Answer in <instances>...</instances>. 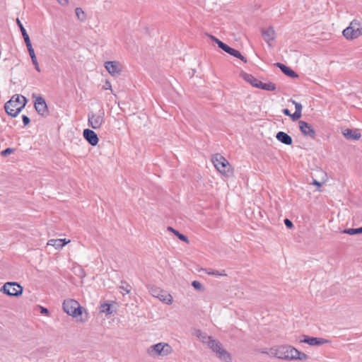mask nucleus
I'll list each match as a JSON object with an SVG mask.
<instances>
[{"instance_id":"nucleus-9","label":"nucleus","mask_w":362,"mask_h":362,"mask_svg":"<svg viewBox=\"0 0 362 362\" xmlns=\"http://www.w3.org/2000/svg\"><path fill=\"white\" fill-rule=\"evenodd\" d=\"M149 293L155 298H158L162 302L170 305L173 303V298L170 294L161 290L160 288L151 286L148 288Z\"/></svg>"},{"instance_id":"nucleus-22","label":"nucleus","mask_w":362,"mask_h":362,"mask_svg":"<svg viewBox=\"0 0 362 362\" xmlns=\"http://www.w3.org/2000/svg\"><path fill=\"white\" fill-rule=\"evenodd\" d=\"M291 101L294 104L296 108L294 113L292 114V120L297 121L301 117L303 107L300 103L293 100H291Z\"/></svg>"},{"instance_id":"nucleus-41","label":"nucleus","mask_w":362,"mask_h":362,"mask_svg":"<svg viewBox=\"0 0 362 362\" xmlns=\"http://www.w3.org/2000/svg\"><path fill=\"white\" fill-rule=\"evenodd\" d=\"M30 122V118L28 116L24 115V127L28 125Z\"/></svg>"},{"instance_id":"nucleus-39","label":"nucleus","mask_w":362,"mask_h":362,"mask_svg":"<svg viewBox=\"0 0 362 362\" xmlns=\"http://www.w3.org/2000/svg\"><path fill=\"white\" fill-rule=\"evenodd\" d=\"M282 112L286 115V116H289L291 119H292V114L291 113L290 110L288 109H283L282 110Z\"/></svg>"},{"instance_id":"nucleus-28","label":"nucleus","mask_w":362,"mask_h":362,"mask_svg":"<svg viewBox=\"0 0 362 362\" xmlns=\"http://www.w3.org/2000/svg\"><path fill=\"white\" fill-rule=\"evenodd\" d=\"M228 54H229L230 55L233 56L238 59H240L241 61H243L245 63L247 62V59L244 56H243L238 50H237L235 49L230 47Z\"/></svg>"},{"instance_id":"nucleus-3","label":"nucleus","mask_w":362,"mask_h":362,"mask_svg":"<svg viewBox=\"0 0 362 362\" xmlns=\"http://www.w3.org/2000/svg\"><path fill=\"white\" fill-rule=\"evenodd\" d=\"M343 35L347 40L356 39L362 35V22L354 19L343 30Z\"/></svg>"},{"instance_id":"nucleus-8","label":"nucleus","mask_w":362,"mask_h":362,"mask_svg":"<svg viewBox=\"0 0 362 362\" xmlns=\"http://www.w3.org/2000/svg\"><path fill=\"white\" fill-rule=\"evenodd\" d=\"M105 112L100 110L98 112H90L88 114V125L93 129H99L103 124L105 119Z\"/></svg>"},{"instance_id":"nucleus-40","label":"nucleus","mask_w":362,"mask_h":362,"mask_svg":"<svg viewBox=\"0 0 362 362\" xmlns=\"http://www.w3.org/2000/svg\"><path fill=\"white\" fill-rule=\"evenodd\" d=\"M57 2L63 6H67L68 4H69V0H57Z\"/></svg>"},{"instance_id":"nucleus-19","label":"nucleus","mask_w":362,"mask_h":362,"mask_svg":"<svg viewBox=\"0 0 362 362\" xmlns=\"http://www.w3.org/2000/svg\"><path fill=\"white\" fill-rule=\"evenodd\" d=\"M343 135L348 139L358 140L361 137V134L358 129L352 130L346 129L343 132Z\"/></svg>"},{"instance_id":"nucleus-17","label":"nucleus","mask_w":362,"mask_h":362,"mask_svg":"<svg viewBox=\"0 0 362 362\" xmlns=\"http://www.w3.org/2000/svg\"><path fill=\"white\" fill-rule=\"evenodd\" d=\"M275 31L272 27L262 29V36L264 40L270 45L269 42L274 40Z\"/></svg>"},{"instance_id":"nucleus-31","label":"nucleus","mask_w":362,"mask_h":362,"mask_svg":"<svg viewBox=\"0 0 362 362\" xmlns=\"http://www.w3.org/2000/svg\"><path fill=\"white\" fill-rule=\"evenodd\" d=\"M76 15L78 19L81 21H84L86 19V15L81 8H76L75 9Z\"/></svg>"},{"instance_id":"nucleus-44","label":"nucleus","mask_w":362,"mask_h":362,"mask_svg":"<svg viewBox=\"0 0 362 362\" xmlns=\"http://www.w3.org/2000/svg\"><path fill=\"white\" fill-rule=\"evenodd\" d=\"M16 22H17V23H18V26H19L20 25H21V23H22L21 22V21H20V19H19L18 18H16Z\"/></svg>"},{"instance_id":"nucleus-13","label":"nucleus","mask_w":362,"mask_h":362,"mask_svg":"<svg viewBox=\"0 0 362 362\" xmlns=\"http://www.w3.org/2000/svg\"><path fill=\"white\" fill-rule=\"evenodd\" d=\"M303 339L300 340V341L310 346H321L329 343V340L324 338L308 337L307 335H303Z\"/></svg>"},{"instance_id":"nucleus-38","label":"nucleus","mask_w":362,"mask_h":362,"mask_svg":"<svg viewBox=\"0 0 362 362\" xmlns=\"http://www.w3.org/2000/svg\"><path fill=\"white\" fill-rule=\"evenodd\" d=\"M39 308L40 313L42 315H48L49 313V310L45 307L39 306Z\"/></svg>"},{"instance_id":"nucleus-11","label":"nucleus","mask_w":362,"mask_h":362,"mask_svg":"<svg viewBox=\"0 0 362 362\" xmlns=\"http://www.w3.org/2000/svg\"><path fill=\"white\" fill-rule=\"evenodd\" d=\"M298 126L300 132L304 136L309 137L313 139L315 138L316 132L310 124L305 121L300 120L298 122Z\"/></svg>"},{"instance_id":"nucleus-18","label":"nucleus","mask_w":362,"mask_h":362,"mask_svg":"<svg viewBox=\"0 0 362 362\" xmlns=\"http://www.w3.org/2000/svg\"><path fill=\"white\" fill-rule=\"evenodd\" d=\"M276 138L279 141L286 145H291L293 143L291 136L284 132H279L276 135Z\"/></svg>"},{"instance_id":"nucleus-29","label":"nucleus","mask_w":362,"mask_h":362,"mask_svg":"<svg viewBox=\"0 0 362 362\" xmlns=\"http://www.w3.org/2000/svg\"><path fill=\"white\" fill-rule=\"evenodd\" d=\"M342 233L354 235L362 233V226L357 228H346L341 231Z\"/></svg>"},{"instance_id":"nucleus-12","label":"nucleus","mask_w":362,"mask_h":362,"mask_svg":"<svg viewBox=\"0 0 362 362\" xmlns=\"http://www.w3.org/2000/svg\"><path fill=\"white\" fill-rule=\"evenodd\" d=\"M35 108L38 114L43 117H46L49 115L46 102L45 99L41 96H39L36 98L35 101Z\"/></svg>"},{"instance_id":"nucleus-2","label":"nucleus","mask_w":362,"mask_h":362,"mask_svg":"<svg viewBox=\"0 0 362 362\" xmlns=\"http://www.w3.org/2000/svg\"><path fill=\"white\" fill-rule=\"evenodd\" d=\"M6 112L12 117H16L23 109L20 101V95H14L4 105Z\"/></svg>"},{"instance_id":"nucleus-33","label":"nucleus","mask_w":362,"mask_h":362,"mask_svg":"<svg viewBox=\"0 0 362 362\" xmlns=\"http://www.w3.org/2000/svg\"><path fill=\"white\" fill-rule=\"evenodd\" d=\"M100 308H101L100 311L102 313H105L107 315H110L112 313V310L111 309V305L107 303L101 304Z\"/></svg>"},{"instance_id":"nucleus-5","label":"nucleus","mask_w":362,"mask_h":362,"mask_svg":"<svg viewBox=\"0 0 362 362\" xmlns=\"http://www.w3.org/2000/svg\"><path fill=\"white\" fill-rule=\"evenodd\" d=\"M64 311L74 317L82 315L83 308L74 299L64 300L62 304Z\"/></svg>"},{"instance_id":"nucleus-32","label":"nucleus","mask_w":362,"mask_h":362,"mask_svg":"<svg viewBox=\"0 0 362 362\" xmlns=\"http://www.w3.org/2000/svg\"><path fill=\"white\" fill-rule=\"evenodd\" d=\"M119 288L124 292L123 293V295L125 293H129L132 289V286L125 281H121V286H119Z\"/></svg>"},{"instance_id":"nucleus-26","label":"nucleus","mask_w":362,"mask_h":362,"mask_svg":"<svg viewBox=\"0 0 362 362\" xmlns=\"http://www.w3.org/2000/svg\"><path fill=\"white\" fill-rule=\"evenodd\" d=\"M203 271L209 274V275H211V276H226V273L225 272V270H221V271H218V270H215V269H204Z\"/></svg>"},{"instance_id":"nucleus-23","label":"nucleus","mask_w":362,"mask_h":362,"mask_svg":"<svg viewBox=\"0 0 362 362\" xmlns=\"http://www.w3.org/2000/svg\"><path fill=\"white\" fill-rule=\"evenodd\" d=\"M24 43L25 44V46L28 49L29 55L35 53V50L33 47L30 37H29L28 34L27 33L25 28H24Z\"/></svg>"},{"instance_id":"nucleus-43","label":"nucleus","mask_w":362,"mask_h":362,"mask_svg":"<svg viewBox=\"0 0 362 362\" xmlns=\"http://www.w3.org/2000/svg\"><path fill=\"white\" fill-rule=\"evenodd\" d=\"M106 86H107V88L111 89V84L109 81L106 82ZM105 88L107 89V88Z\"/></svg>"},{"instance_id":"nucleus-30","label":"nucleus","mask_w":362,"mask_h":362,"mask_svg":"<svg viewBox=\"0 0 362 362\" xmlns=\"http://www.w3.org/2000/svg\"><path fill=\"white\" fill-rule=\"evenodd\" d=\"M197 336L203 343L206 344L208 346L209 344V342H211V341L214 339L212 337L208 336L205 333H202L200 332L199 334Z\"/></svg>"},{"instance_id":"nucleus-21","label":"nucleus","mask_w":362,"mask_h":362,"mask_svg":"<svg viewBox=\"0 0 362 362\" xmlns=\"http://www.w3.org/2000/svg\"><path fill=\"white\" fill-rule=\"evenodd\" d=\"M70 240L66 241V239H51L48 241L47 245L54 247L57 250L62 249Z\"/></svg>"},{"instance_id":"nucleus-16","label":"nucleus","mask_w":362,"mask_h":362,"mask_svg":"<svg viewBox=\"0 0 362 362\" xmlns=\"http://www.w3.org/2000/svg\"><path fill=\"white\" fill-rule=\"evenodd\" d=\"M275 65L279 68L280 70L287 76L291 78H296L298 77V75L289 66H287L280 62H277Z\"/></svg>"},{"instance_id":"nucleus-24","label":"nucleus","mask_w":362,"mask_h":362,"mask_svg":"<svg viewBox=\"0 0 362 362\" xmlns=\"http://www.w3.org/2000/svg\"><path fill=\"white\" fill-rule=\"evenodd\" d=\"M210 37L211 39L214 41L217 45H218V47L221 49L222 50H223L224 52H226V53H228L230 49V47L228 46V45H226V43L223 42L222 41H221L220 40H218V38H216V37L213 36V35H210Z\"/></svg>"},{"instance_id":"nucleus-10","label":"nucleus","mask_w":362,"mask_h":362,"mask_svg":"<svg viewBox=\"0 0 362 362\" xmlns=\"http://www.w3.org/2000/svg\"><path fill=\"white\" fill-rule=\"evenodd\" d=\"M0 291L9 296H18L23 293V287L16 282H7L1 287Z\"/></svg>"},{"instance_id":"nucleus-36","label":"nucleus","mask_w":362,"mask_h":362,"mask_svg":"<svg viewBox=\"0 0 362 362\" xmlns=\"http://www.w3.org/2000/svg\"><path fill=\"white\" fill-rule=\"evenodd\" d=\"M16 151L15 148H6L5 150L2 151L1 152V155L4 157H6L8 156V155L13 153L14 151Z\"/></svg>"},{"instance_id":"nucleus-6","label":"nucleus","mask_w":362,"mask_h":362,"mask_svg":"<svg viewBox=\"0 0 362 362\" xmlns=\"http://www.w3.org/2000/svg\"><path fill=\"white\" fill-rule=\"evenodd\" d=\"M172 351V347L168 344L162 342L151 345L147 350L148 355L152 357L158 356H165Z\"/></svg>"},{"instance_id":"nucleus-14","label":"nucleus","mask_w":362,"mask_h":362,"mask_svg":"<svg viewBox=\"0 0 362 362\" xmlns=\"http://www.w3.org/2000/svg\"><path fill=\"white\" fill-rule=\"evenodd\" d=\"M105 67L110 74L112 76H116L121 73V65L119 62L116 61L106 62Z\"/></svg>"},{"instance_id":"nucleus-45","label":"nucleus","mask_w":362,"mask_h":362,"mask_svg":"<svg viewBox=\"0 0 362 362\" xmlns=\"http://www.w3.org/2000/svg\"><path fill=\"white\" fill-rule=\"evenodd\" d=\"M19 28H20L21 33H23V23H21V25H19Z\"/></svg>"},{"instance_id":"nucleus-7","label":"nucleus","mask_w":362,"mask_h":362,"mask_svg":"<svg viewBox=\"0 0 362 362\" xmlns=\"http://www.w3.org/2000/svg\"><path fill=\"white\" fill-rule=\"evenodd\" d=\"M212 162L216 170L221 174L228 175L230 172L229 162L220 153H216L212 157Z\"/></svg>"},{"instance_id":"nucleus-20","label":"nucleus","mask_w":362,"mask_h":362,"mask_svg":"<svg viewBox=\"0 0 362 362\" xmlns=\"http://www.w3.org/2000/svg\"><path fill=\"white\" fill-rule=\"evenodd\" d=\"M242 77L245 81L251 84L253 87L257 88H259L261 81L255 78L253 75L247 73H243Z\"/></svg>"},{"instance_id":"nucleus-1","label":"nucleus","mask_w":362,"mask_h":362,"mask_svg":"<svg viewBox=\"0 0 362 362\" xmlns=\"http://www.w3.org/2000/svg\"><path fill=\"white\" fill-rule=\"evenodd\" d=\"M269 354L272 356L284 360L305 361L308 356L291 346H279L270 349Z\"/></svg>"},{"instance_id":"nucleus-46","label":"nucleus","mask_w":362,"mask_h":362,"mask_svg":"<svg viewBox=\"0 0 362 362\" xmlns=\"http://www.w3.org/2000/svg\"><path fill=\"white\" fill-rule=\"evenodd\" d=\"M27 102H28V100H27L26 98L24 97V107L25 106Z\"/></svg>"},{"instance_id":"nucleus-35","label":"nucleus","mask_w":362,"mask_h":362,"mask_svg":"<svg viewBox=\"0 0 362 362\" xmlns=\"http://www.w3.org/2000/svg\"><path fill=\"white\" fill-rule=\"evenodd\" d=\"M192 286L197 291H204L203 285L198 281H193L192 282Z\"/></svg>"},{"instance_id":"nucleus-34","label":"nucleus","mask_w":362,"mask_h":362,"mask_svg":"<svg viewBox=\"0 0 362 362\" xmlns=\"http://www.w3.org/2000/svg\"><path fill=\"white\" fill-rule=\"evenodd\" d=\"M30 57L31 58L32 63L34 65L35 70L37 71L40 72V66H39V64H38V62H37L35 53H33V54H30Z\"/></svg>"},{"instance_id":"nucleus-4","label":"nucleus","mask_w":362,"mask_h":362,"mask_svg":"<svg viewBox=\"0 0 362 362\" xmlns=\"http://www.w3.org/2000/svg\"><path fill=\"white\" fill-rule=\"evenodd\" d=\"M214 353L216 356L223 362H231V355L223 347L222 344L216 339H213L209 342L208 346Z\"/></svg>"},{"instance_id":"nucleus-25","label":"nucleus","mask_w":362,"mask_h":362,"mask_svg":"<svg viewBox=\"0 0 362 362\" xmlns=\"http://www.w3.org/2000/svg\"><path fill=\"white\" fill-rule=\"evenodd\" d=\"M258 88L268 90V91H274L276 89V86L275 83H274L272 82L262 83L261 81L259 83V86Z\"/></svg>"},{"instance_id":"nucleus-15","label":"nucleus","mask_w":362,"mask_h":362,"mask_svg":"<svg viewBox=\"0 0 362 362\" xmlns=\"http://www.w3.org/2000/svg\"><path fill=\"white\" fill-rule=\"evenodd\" d=\"M83 135L84 139L93 146H95L98 144L99 141L98 136L97 134L90 129H85L83 132Z\"/></svg>"},{"instance_id":"nucleus-37","label":"nucleus","mask_w":362,"mask_h":362,"mask_svg":"<svg viewBox=\"0 0 362 362\" xmlns=\"http://www.w3.org/2000/svg\"><path fill=\"white\" fill-rule=\"evenodd\" d=\"M284 224L285 226L288 228H293V222L288 219V218H285L284 219Z\"/></svg>"},{"instance_id":"nucleus-42","label":"nucleus","mask_w":362,"mask_h":362,"mask_svg":"<svg viewBox=\"0 0 362 362\" xmlns=\"http://www.w3.org/2000/svg\"><path fill=\"white\" fill-rule=\"evenodd\" d=\"M313 184L317 185V187L321 186V183L315 180L313 181Z\"/></svg>"},{"instance_id":"nucleus-27","label":"nucleus","mask_w":362,"mask_h":362,"mask_svg":"<svg viewBox=\"0 0 362 362\" xmlns=\"http://www.w3.org/2000/svg\"><path fill=\"white\" fill-rule=\"evenodd\" d=\"M168 230L173 233L180 240L185 243H189L188 238L186 235H185L182 233H180L178 230L174 229L173 227L168 226Z\"/></svg>"}]
</instances>
